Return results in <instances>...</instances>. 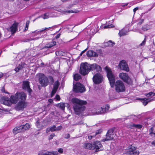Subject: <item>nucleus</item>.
<instances>
[{"label": "nucleus", "mask_w": 155, "mask_h": 155, "mask_svg": "<svg viewBox=\"0 0 155 155\" xmlns=\"http://www.w3.org/2000/svg\"><path fill=\"white\" fill-rule=\"evenodd\" d=\"M104 69L107 73V77L111 87H114L115 85V90L117 92L125 91L126 89L124 83L122 81L120 80L117 81L115 82V76L113 74L111 69L107 66H106Z\"/></svg>", "instance_id": "obj_1"}, {"label": "nucleus", "mask_w": 155, "mask_h": 155, "mask_svg": "<svg viewBox=\"0 0 155 155\" xmlns=\"http://www.w3.org/2000/svg\"><path fill=\"white\" fill-rule=\"evenodd\" d=\"M26 97L27 94L23 91H18L14 95H11L12 100L14 104H16L19 101L16 105L17 110H22L26 107Z\"/></svg>", "instance_id": "obj_2"}, {"label": "nucleus", "mask_w": 155, "mask_h": 155, "mask_svg": "<svg viewBox=\"0 0 155 155\" xmlns=\"http://www.w3.org/2000/svg\"><path fill=\"white\" fill-rule=\"evenodd\" d=\"M96 71L101 72L102 68L97 64H89L87 63H81L80 65V73L83 75H85L88 74L90 71Z\"/></svg>", "instance_id": "obj_3"}, {"label": "nucleus", "mask_w": 155, "mask_h": 155, "mask_svg": "<svg viewBox=\"0 0 155 155\" xmlns=\"http://www.w3.org/2000/svg\"><path fill=\"white\" fill-rule=\"evenodd\" d=\"M71 102L73 104V109L75 114L80 115L85 110L84 105L87 104L86 101L74 97L72 99Z\"/></svg>", "instance_id": "obj_4"}, {"label": "nucleus", "mask_w": 155, "mask_h": 155, "mask_svg": "<svg viewBox=\"0 0 155 155\" xmlns=\"http://www.w3.org/2000/svg\"><path fill=\"white\" fill-rule=\"evenodd\" d=\"M120 79L127 84L131 85L133 84V81L128 74L125 73H120L119 74Z\"/></svg>", "instance_id": "obj_5"}, {"label": "nucleus", "mask_w": 155, "mask_h": 155, "mask_svg": "<svg viewBox=\"0 0 155 155\" xmlns=\"http://www.w3.org/2000/svg\"><path fill=\"white\" fill-rule=\"evenodd\" d=\"M38 80L42 87H45L48 84L49 81L48 78L44 74H39Z\"/></svg>", "instance_id": "obj_6"}, {"label": "nucleus", "mask_w": 155, "mask_h": 155, "mask_svg": "<svg viewBox=\"0 0 155 155\" xmlns=\"http://www.w3.org/2000/svg\"><path fill=\"white\" fill-rule=\"evenodd\" d=\"M73 91L75 93H81L85 91L84 86L79 82L77 83L74 85L73 84Z\"/></svg>", "instance_id": "obj_7"}, {"label": "nucleus", "mask_w": 155, "mask_h": 155, "mask_svg": "<svg viewBox=\"0 0 155 155\" xmlns=\"http://www.w3.org/2000/svg\"><path fill=\"white\" fill-rule=\"evenodd\" d=\"M104 78L102 75L99 73H97L94 75L92 80L94 83L98 84L103 81Z\"/></svg>", "instance_id": "obj_8"}, {"label": "nucleus", "mask_w": 155, "mask_h": 155, "mask_svg": "<svg viewBox=\"0 0 155 155\" xmlns=\"http://www.w3.org/2000/svg\"><path fill=\"white\" fill-rule=\"evenodd\" d=\"M114 128H112L109 130L106 135V138L102 139L101 141V142H105L114 139Z\"/></svg>", "instance_id": "obj_9"}, {"label": "nucleus", "mask_w": 155, "mask_h": 155, "mask_svg": "<svg viewBox=\"0 0 155 155\" xmlns=\"http://www.w3.org/2000/svg\"><path fill=\"white\" fill-rule=\"evenodd\" d=\"M56 42L55 41L50 42L48 44H47L45 46L42 48V49H48L46 51V54L52 53L54 51V50L52 49L53 48H51L53 46L55 45H56Z\"/></svg>", "instance_id": "obj_10"}, {"label": "nucleus", "mask_w": 155, "mask_h": 155, "mask_svg": "<svg viewBox=\"0 0 155 155\" xmlns=\"http://www.w3.org/2000/svg\"><path fill=\"white\" fill-rule=\"evenodd\" d=\"M120 68V70L126 72L129 71V68L128 64L124 60H122L120 61L119 65Z\"/></svg>", "instance_id": "obj_11"}, {"label": "nucleus", "mask_w": 155, "mask_h": 155, "mask_svg": "<svg viewBox=\"0 0 155 155\" xmlns=\"http://www.w3.org/2000/svg\"><path fill=\"white\" fill-rule=\"evenodd\" d=\"M22 88L25 91H27L29 95L31 94L32 90L30 87L28 81H25L23 82Z\"/></svg>", "instance_id": "obj_12"}, {"label": "nucleus", "mask_w": 155, "mask_h": 155, "mask_svg": "<svg viewBox=\"0 0 155 155\" xmlns=\"http://www.w3.org/2000/svg\"><path fill=\"white\" fill-rule=\"evenodd\" d=\"M94 150L95 149V151L97 152L103 149V147L100 142L98 141H96L93 142Z\"/></svg>", "instance_id": "obj_13"}, {"label": "nucleus", "mask_w": 155, "mask_h": 155, "mask_svg": "<svg viewBox=\"0 0 155 155\" xmlns=\"http://www.w3.org/2000/svg\"><path fill=\"white\" fill-rule=\"evenodd\" d=\"M128 148L129 151L127 153L129 155H138L139 154V151L138 150H136L134 151L136 148L135 147L132 146V145H129Z\"/></svg>", "instance_id": "obj_14"}, {"label": "nucleus", "mask_w": 155, "mask_h": 155, "mask_svg": "<svg viewBox=\"0 0 155 155\" xmlns=\"http://www.w3.org/2000/svg\"><path fill=\"white\" fill-rule=\"evenodd\" d=\"M2 98L3 100H4L3 104L5 105L10 106L12 104H13L11 96L10 98L6 97H3Z\"/></svg>", "instance_id": "obj_15"}, {"label": "nucleus", "mask_w": 155, "mask_h": 155, "mask_svg": "<svg viewBox=\"0 0 155 155\" xmlns=\"http://www.w3.org/2000/svg\"><path fill=\"white\" fill-rule=\"evenodd\" d=\"M110 108V106L108 104H107L105 106H104L103 107H101L98 109V112L100 114H102L106 113Z\"/></svg>", "instance_id": "obj_16"}, {"label": "nucleus", "mask_w": 155, "mask_h": 155, "mask_svg": "<svg viewBox=\"0 0 155 155\" xmlns=\"http://www.w3.org/2000/svg\"><path fill=\"white\" fill-rule=\"evenodd\" d=\"M27 64H26L24 62H21V64H19L18 66L14 69V70L16 72H18L23 68L27 67Z\"/></svg>", "instance_id": "obj_17"}, {"label": "nucleus", "mask_w": 155, "mask_h": 155, "mask_svg": "<svg viewBox=\"0 0 155 155\" xmlns=\"http://www.w3.org/2000/svg\"><path fill=\"white\" fill-rule=\"evenodd\" d=\"M18 24L17 23H14L8 30L10 31L12 34L15 33L17 30Z\"/></svg>", "instance_id": "obj_18"}, {"label": "nucleus", "mask_w": 155, "mask_h": 155, "mask_svg": "<svg viewBox=\"0 0 155 155\" xmlns=\"http://www.w3.org/2000/svg\"><path fill=\"white\" fill-rule=\"evenodd\" d=\"M86 54L87 56L90 57H97L98 55L97 52L92 50H89L86 53Z\"/></svg>", "instance_id": "obj_19"}, {"label": "nucleus", "mask_w": 155, "mask_h": 155, "mask_svg": "<svg viewBox=\"0 0 155 155\" xmlns=\"http://www.w3.org/2000/svg\"><path fill=\"white\" fill-rule=\"evenodd\" d=\"M128 31H129V29H126V28H123L118 33L119 35V36L121 37L127 35Z\"/></svg>", "instance_id": "obj_20"}, {"label": "nucleus", "mask_w": 155, "mask_h": 155, "mask_svg": "<svg viewBox=\"0 0 155 155\" xmlns=\"http://www.w3.org/2000/svg\"><path fill=\"white\" fill-rule=\"evenodd\" d=\"M22 125L20 126H18L15 127L13 130V133L15 134H16L18 133L21 132L22 131H24L23 127H22Z\"/></svg>", "instance_id": "obj_21"}, {"label": "nucleus", "mask_w": 155, "mask_h": 155, "mask_svg": "<svg viewBox=\"0 0 155 155\" xmlns=\"http://www.w3.org/2000/svg\"><path fill=\"white\" fill-rule=\"evenodd\" d=\"M58 152L57 151L49 152L47 151L45 152H42L38 154L39 155H58Z\"/></svg>", "instance_id": "obj_22"}, {"label": "nucleus", "mask_w": 155, "mask_h": 155, "mask_svg": "<svg viewBox=\"0 0 155 155\" xmlns=\"http://www.w3.org/2000/svg\"><path fill=\"white\" fill-rule=\"evenodd\" d=\"M139 100L141 101V102L144 106L146 105L150 101L153 100V99H151L149 98H141L138 99Z\"/></svg>", "instance_id": "obj_23"}, {"label": "nucleus", "mask_w": 155, "mask_h": 155, "mask_svg": "<svg viewBox=\"0 0 155 155\" xmlns=\"http://www.w3.org/2000/svg\"><path fill=\"white\" fill-rule=\"evenodd\" d=\"M93 143H86L84 144L83 147L87 149L94 150V147L93 146Z\"/></svg>", "instance_id": "obj_24"}, {"label": "nucleus", "mask_w": 155, "mask_h": 155, "mask_svg": "<svg viewBox=\"0 0 155 155\" xmlns=\"http://www.w3.org/2000/svg\"><path fill=\"white\" fill-rule=\"evenodd\" d=\"M56 106L57 107H59L61 109L63 110H64L65 105V104L63 103H61L56 104Z\"/></svg>", "instance_id": "obj_25"}, {"label": "nucleus", "mask_w": 155, "mask_h": 155, "mask_svg": "<svg viewBox=\"0 0 155 155\" xmlns=\"http://www.w3.org/2000/svg\"><path fill=\"white\" fill-rule=\"evenodd\" d=\"M150 29V26L149 25L146 24L143 25L141 29L143 31H147Z\"/></svg>", "instance_id": "obj_26"}, {"label": "nucleus", "mask_w": 155, "mask_h": 155, "mask_svg": "<svg viewBox=\"0 0 155 155\" xmlns=\"http://www.w3.org/2000/svg\"><path fill=\"white\" fill-rule=\"evenodd\" d=\"M81 77L78 74H76L74 75V79L76 81H78L81 79Z\"/></svg>", "instance_id": "obj_27"}, {"label": "nucleus", "mask_w": 155, "mask_h": 155, "mask_svg": "<svg viewBox=\"0 0 155 155\" xmlns=\"http://www.w3.org/2000/svg\"><path fill=\"white\" fill-rule=\"evenodd\" d=\"M22 127H23L24 131L25 130H28L30 127V125L28 123H26L25 124L22 125Z\"/></svg>", "instance_id": "obj_28"}, {"label": "nucleus", "mask_w": 155, "mask_h": 155, "mask_svg": "<svg viewBox=\"0 0 155 155\" xmlns=\"http://www.w3.org/2000/svg\"><path fill=\"white\" fill-rule=\"evenodd\" d=\"M130 127H135L136 128H138L139 129H140L142 127V126L140 124H130Z\"/></svg>", "instance_id": "obj_29"}, {"label": "nucleus", "mask_w": 155, "mask_h": 155, "mask_svg": "<svg viewBox=\"0 0 155 155\" xmlns=\"http://www.w3.org/2000/svg\"><path fill=\"white\" fill-rule=\"evenodd\" d=\"M59 85L60 83L58 81H56L53 84V88L58 89Z\"/></svg>", "instance_id": "obj_30"}, {"label": "nucleus", "mask_w": 155, "mask_h": 155, "mask_svg": "<svg viewBox=\"0 0 155 155\" xmlns=\"http://www.w3.org/2000/svg\"><path fill=\"white\" fill-rule=\"evenodd\" d=\"M126 118L123 119L124 120L123 121H124L125 120H127L128 118H133V120H134V119H137V117L136 116V115H131L129 116H128L126 117Z\"/></svg>", "instance_id": "obj_31"}, {"label": "nucleus", "mask_w": 155, "mask_h": 155, "mask_svg": "<svg viewBox=\"0 0 155 155\" xmlns=\"http://www.w3.org/2000/svg\"><path fill=\"white\" fill-rule=\"evenodd\" d=\"M48 78L51 84L52 85L54 82V80L52 76H49L48 77Z\"/></svg>", "instance_id": "obj_32"}, {"label": "nucleus", "mask_w": 155, "mask_h": 155, "mask_svg": "<svg viewBox=\"0 0 155 155\" xmlns=\"http://www.w3.org/2000/svg\"><path fill=\"white\" fill-rule=\"evenodd\" d=\"M50 131L51 132H54V131H56V127L55 125H54L51 127H50Z\"/></svg>", "instance_id": "obj_33"}, {"label": "nucleus", "mask_w": 155, "mask_h": 155, "mask_svg": "<svg viewBox=\"0 0 155 155\" xmlns=\"http://www.w3.org/2000/svg\"><path fill=\"white\" fill-rule=\"evenodd\" d=\"M58 89L53 88L51 93V97H52L56 93Z\"/></svg>", "instance_id": "obj_34"}, {"label": "nucleus", "mask_w": 155, "mask_h": 155, "mask_svg": "<svg viewBox=\"0 0 155 155\" xmlns=\"http://www.w3.org/2000/svg\"><path fill=\"white\" fill-rule=\"evenodd\" d=\"M146 38L147 36H145V38L143 41L140 44V46H142L144 45H145V43L146 42Z\"/></svg>", "instance_id": "obj_35"}, {"label": "nucleus", "mask_w": 155, "mask_h": 155, "mask_svg": "<svg viewBox=\"0 0 155 155\" xmlns=\"http://www.w3.org/2000/svg\"><path fill=\"white\" fill-rule=\"evenodd\" d=\"M108 42V44L109 45V46L112 47L115 44V43L114 42H112L111 41H109Z\"/></svg>", "instance_id": "obj_36"}, {"label": "nucleus", "mask_w": 155, "mask_h": 155, "mask_svg": "<svg viewBox=\"0 0 155 155\" xmlns=\"http://www.w3.org/2000/svg\"><path fill=\"white\" fill-rule=\"evenodd\" d=\"M129 4V6H128V7H130L132 5V4L131 3H123V4H122V5H121V6L122 7H125V6H128V5Z\"/></svg>", "instance_id": "obj_37"}, {"label": "nucleus", "mask_w": 155, "mask_h": 155, "mask_svg": "<svg viewBox=\"0 0 155 155\" xmlns=\"http://www.w3.org/2000/svg\"><path fill=\"white\" fill-rule=\"evenodd\" d=\"M42 18L44 19L48 18H49L48 14L47 13H45L44 15L42 16Z\"/></svg>", "instance_id": "obj_38"}, {"label": "nucleus", "mask_w": 155, "mask_h": 155, "mask_svg": "<svg viewBox=\"0 0 155 155\" xmlns=\"http://www.w3.org/2000/svg\"><path fill=\"white\" fill-rule=\"evenodd\" d=\"M155 95V93H154L152 92H150L148 94H147V97H149L150 96H154Z\"/></svg>", "instance_id": "obj_39"}, {"label": "nucleus", "mask_w": 155, "mask_h": 155, "mask_svg": "<svg viewBox=\"0 0 155 155\" xmlns=\"http://www.w3.org/2000/svg\"><path fill=\"white\" fill-rule=\"evenodd\" d=\"M55 136V134L53 133L51 135L49 136V137L48 138V140H50L53 139V137H54Z\"/></svg>", "instance_id": "obj_40"}, {"label": "nucleus", "mask_w": 155, "mask_h": 155, "mask_svg": "<svg viewBox=\"0 0 155 155\" xmlns=\"http://www.w3.org/2000/svg\"><path fill=\"white\" fill-rule=\"evenodd\" d=\"M144 19H140L139 22L138 23V25H141L144 22Z\"/></svg>", "instance_id": "obj_41"}, {"label": "nucleus", "mask_w": 155, "mask_h": 155, "mask_svg": "<svg viewBox=\"0 0 155 155\" xmlns=\"http://www.w3.org/2000/svg\"><path fill=\"white\" fill-rule=\"evenodd\" d=\"M113 27V25H107V26H104V28H112Z\"/></svg>", "instance_id": "obj_42"}, {"label": "nucleus", "mask_w": 155, "mask_h": 155, "mask_svg": "<svg viewBox=\"0 0 155 155\" xmlns=\"http://www.w3.org/2000/svg\"><path fill=\"white\" fill-rule=\"evenodd\" d=\"M102 131L101 130H97L95 133V135H97L101 134Z\"/></svg>", "instance_id": "obj_43"}, {"label": "nucleus", "mask_w": 155, "mask_h": 155, "mask_svg": "<svg viewBox=\"0 0 155 155\" xmlns=\"http://www.w3.org/2000/svg\"><path fill=\"white\" fill-rule=\"evenodd\" d=\"M1 91L3 93H6V94H9V93L8 92L5 91V88L4 87H3L2 88V90H1Z\"/></svg>", "instance_id": "obj_44"}, {"label": "nucleus", "mask_w": 155, "mask_h": 155, "mask_svg": "<svg viewBox=\"0 0 155 155\" xmlns=\"http://www.w3.org/2000/svg\"><path fill=\"white\" fill-rule=\"evenodd\" d=\"M55 98L57 100L59 101L60 100V96L58 94H57L56 95Z\"/></svg>", "instance_id": "obj_45"}, {"label": "nucleus", "mask_w": 155, "mask_h": 155, "mask_svg": "<svg viewBox=\"0 0 155 155\" xmlns=\"http://www.w3.org/2000/svg\"><path fill=\"white\" fill-rule=\"evenodd\" d=\"M132 23L129 24H128L126 25V26L125 27V28H126V29H129V28L132 26Z\"/></svg>", "instance_id": "obj_46"}, {"label": "nucleus", "mask_w": 155, "mask_h": 155, "mask_svg": "<svg viewBox=\"0 0 155 155\" xmlns=\"http://www.w3.org/2000/svg\"><path fill=\"white\" fill-rule=\"evenodd\" d=\"M58 151L60 153H62L63 152V150L61 148H60L58 149Z\"/></svg>", "instance_id": "obj_47"}, {"label": "nucleus", "mask_w": 155, "mask_h": 155, "mask_svg": "<svg viewBox=\"0 0 155 155\" xmlns=\"http://www.w3.org/2000/svg\"><path fill=\"white\" fill-rule=\"evenodd\" d=\"M30 23V21L29 20L27 21L26 22V27L27 28V27H28L29 25V24Z\"/></svg>", "instance_id": "obj_48"}, {"label": "nucleus", "mask_w": 155, "mask_h": 155, "mask_svg": "<svg viewBox=\"0 0 155 155\" xmlns=\"http://www.w3.org/2000/svg\"><path fill=\"white\" fill-rule=\"evenodd\" d=\"M62 128V126H60L58 127H56V130L58 131L61 130Z\"/></svg>", "instance_id": "obj_49"}, {"label": "nucleus", "mask_w": 155, "mask_h": 155, "mask_svg": "<svg viewBox=\"0 0 155 155\" xmlns=\"http://www.w3.org/2000/svg\"><path fill=\"white\" fill-rule=\"evenodd\" d=\"M5 151V149L3 148H1L0 149V152L2 153H4V152Z\"/></svg>", "instance_id": "obj_50"}, {"label": "nucleus", "mask_w": 155, "mask_h": 155, "mask_svg": "<svg viewBox=\"0 0 155 155\" xmlns=\"http://www.w3.org/2000/svg\"><path fill=\"white\" fill-rule=\"evenodd\" d=\"M70 135L69 134H68L65 135V138L66 139H68L70 138Z\"/></svg>", "instance_id": "obj_51"}, {"label": "nucleus", "mask_w": 155, "mask_h": 155, "mask_svg": "<svg viewBox=\"0 0 155 155\" xmlns=\"http://www.w3.org/2000/svg\"><path fill=\"white\" fill-rule=\"evenodd\" d=\"M51 27H49L48 28H45L44 29H43L42 30H40V31H40V32H42V31H45V30H46V29H48L49 28H51Z\"/></svg>", "instance_id": "obj_52"}, {"label": "nucleus", "mask_w": 155, "mask_h": 155, "mask_svg": "<svg viewBox=\"0 0 155 155\" xmlns=\"http://www.w3.org/2000/svg\"><path fill=\"white\" fill-rule=\"evenodd\" d=\"M138 7H136L134 9H133V11H134V14H135V12H136V11H137V10H138Z\"/></svg>", "instance_id": "obj_53"}, {"label": "nucleus", "mask_w": 155, "mask_h": 155, "mask_svg": "<svg viewBox=\"0 0 155 155\" xmlns=\"http://www.w3.org/2000/svg\"><path fill=\"white\" fill-rule=\"evenodd\" d=\"M50 131V129L49 127L48 128L46 129V132L47 133H48Z\"/></svg>", "instance_id": "obj_54"}, {"label": "nucleus", "mask_w": 155, "mask_h": 155, "mask_svg": "<svg viewBox=\"0 0 155 155\" xmlns=\"http://www.w3.org/2000/svg\"><path fill=\"white\" fill-rule=\"evenodd\" d=\"M60 34H58L55 37V38L56 39L60 37Z\"/></svg>", "instance_id": "obj_55"}, {"label": "nucleus", "mask_w": 155, "mask_h": 155, "mask_svg": "<svg viewBox=\"0 0 155 155\" xmlns=\"http://www.w3.org/2000/svg\"><path fill=\"white\" fill-rule=\"evenodd\" d=\"M39 124V120H38L36 121V125L38 127V125Z\"/></svg>", "instance_id": "obj_56"}, {"label": "nucleus", "mask_w": 155, "mask_h": 155, "mask_svg": "<svg viewBox=\"0 0 155 155\" xmlns=\"http://www.w3.org/2000/svg\"><path fill=\"white\" fill-rule=\"evenodd\" d=\"M108 42H106V43H104V45L105 46H109V45L108 44Z\"/></svg>", "instance_id": "obj_57"}, {"label": "nucleus", "mask_w": 155, "mask_h": 155, "mask_svg": "<svg viewBox=\"0 0 155 155\" xmlns=\"http://www.w3.org/2000/svg\"><path fill=\"white\" fill-rule=\"evenodd\" d=\"M86 50H87V49H86L84 50L83 51H82L80 54V55H82L83 54V53H84L86 51Z\"/></svg>", "instance_id": "obj_58"}, {"label": "nucleus", "mask_w": 155, "mask_h": 155, "mask_svg": "<svg viewBox=\"0 0 155 155\" xmlns=\"http://www.w3.org/2000/svg\"><path fill=\"white\" fill-rule=\"evenodd\" d=\"M53 100L51 99H49L48 100V101L50 103H52L53 102Z\"/></svg>", "instance_id": "obj_59"}, {"label": "nucleus", "mask_w": 155, "mask_h": 155, "mask_svg": "<svg viewBox=\"0 0 155 155\" xmlns=\"http://www.w3.org/2000/svg\"><path fill=\"white\" fill-rule=\"evenodd\" d=\"M93 137V136H88V138L89 139L91 140V139Z\"/></svg>", "instance_id": "obj_60"}, {"label": "nucleus", "mask_w": 155, "mask_h": 155, "mask_svg": "<svg viewBox=\"0 0 155 155\" xmlns=\"http://www.w3.org/2000/svg\"><path fill=\"white\" fill-rule=\"evenodd\" d=\"M68 13H74V12H73V11H72V10L68 11Z\"/></svg>", "instance_id": "obj_61"}, {"label": "nucleus", "mask_w": 155, "mask_h": 155, "mask_svg": "<svg viewBox=\"0 0 155 155\" xmlns=\"http://www.w3.org/2000/svg\"><path fill=\"white\" fill-rule=\"evenodd\" d=\"M3 76V74L2 72H0V78Z\"/></svg>", "instance_id": "obj_62"}, {"label": "nucleus", "mask_w": 155, "mask_h": 155, "mask_svg": "<svg viewBox=\"0 0 155 155\" xmlns=\"http://www.w3.org/2000/svg\"><path fill=\"white\" fill-rule=\"evenodd\" d=\"M28 27H27V28L25 26V29L24 30V31H27V30H28Z\"/></svg>", "instance_id": "obj_63"}, {"label": "nucleus", "mask_w": 155, "mask_h": 155, "mask_svg": "<svg viewBox=\"0 0 155 155\" xmlns=\"http://www.w3.org/2000/svg\"><path fill=\"white\" fill-rule=\"evenodd\" d=\"M32 40V39H31V40ZM31 40H30L29 39H27L25 41L27 42Z\"/></svg>", "instance_id": "obj_64"}]
</instances>
